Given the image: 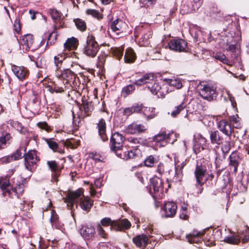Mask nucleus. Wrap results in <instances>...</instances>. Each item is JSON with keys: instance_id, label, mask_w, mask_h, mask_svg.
<instances>
[{"instance_id": "obj_1", "label": "nucleus", "mask_w": 249, "mask_h": 249, "mask_svg": "<svg viewBox=\"0 0 249 249\" xmlns=\"http://www.w3.org/2000/svg\"><path fill=\"white\" fill-rule=\"evenodd\" d=\"M82 189H79L74 192H71L68 194L64 201L68 206H73L74 203H79L81 208L84 211L89 212L93 205V200L89 197L84 196Z\"/></svg>"}, {"instance_id": "obj_2", "label": "nucleus", "mask_w": 249, "mask_h": 249, "mask_svg": "<svg viewBox=\"0 0 249 249\" xmlns=\"http://www.w3.org/2000/svg\"><path fill=\"white\" fill-rule=\"evenodd\" d=\"M14 183V182H13ZM16 186H14V184H12L7 180L6 178H0V188L2 191V195L6 196L7 194L10 196L11 191L9 187L12 188V191L17 195L21 194L23 192L24 185L22 183L18 184H16Z\"/></svg>"}, {"instance_id": "obj_3", "label": "nucleus", "mask_w": 249, "mask_h": 249, "mask_svg": "<svg viewBox=\"0 0 249 249\" xmlns=\"http://www.w3.org/2000/svg\"><path fill=\"white\" fill-rule=\"evenodd\" d=\"M200 95L208 101L213 100L216 97V87L210 83L201 82L198 85Z\"/></svg>"}, {"instance_id": "obj_4", "label": "nucleus", "mask_w": 249, "mask_h": 249, "mask_svg": "<svg viewBox=\"0 0 249 249\" xmlns=\"http://www.w3.org/2000/svg\"><path fill=\"white\" fill-rule=\"evenodd\" d=\"M206 170L207 168L204 164L197 162L194 172L196 181V187L197 190L196 193L197 195L201 194L203 191L202 186L205 183L203 178L205 177Z\"/></svg>"}, {"instance_id": "obj_5", "label": "nucleus", "mask_w": 249, "mask_h": 249, "mask_svg": "<svg viewBox=\"0 0 249 249\" xmlns=\"http://www.w3.org/2000/svg\"><path fill=\"white\" fill-rule=\"evenodd\" d=\"M99 49V45L92 35H89L87 38L86 44L83 48V53L87 56L94 57Z\"/></svg>"}, {"instance_id": "obj_6", "label": "nucleus", "mask_w": 249, "mask_h": 249, "mask_svg": "<svg viewBox=\"0 0 249 249\" xmlns=\"http://www.w3.org/2000/svg\"><path fill=\"white\" fill-rule=\"evenodd\" d=\"M124 137L119 132H115L110 138L111 150L116 153H119L122 150Z\"/></svg>"}, {"instance_id": "obj_7", "label": "nucleus", "mask_w": 249, "mask_h": 249, "mask_svg": "<svg viewBox=\"0 0 249 249\" xmlns=\"http://www.w3.org/2000/svg\"><path fill=\"white\" fill-rule=\"evenodd\" d=\"M147 88L153 94L157 95L159 98H162L168 93V84L164 83L160 84L155 82L151 86H148Z\"/></svg>"}, {"instance_id": "obj_8", "label": "nucleus", "mask_w": 249, "mask_h": 249, "mask_svg": "<svg viewBox=\"0 0 249 249\" xmlns=\"http://www.w3.org/2000/svg\"><path fill=\"white\" fill-rule=\"evenodd\" d=\"M170 50L178 52H187V43L182 39H172L169 42Z\"/></svg>"}, {"instance_id": "obj_9", "label": "nucleus", "mask_w": 249, "mask_h": 249, "mask_svg": "<svg viewBox=\"0 0 249 249\" xmlns=\"http://www.w3.org/2000/svg\"><path fill=\"white\" fill-rule=\"evenodd\" d=\"M163 216L165 217H173L177 213V205L173 201L165 202L161 207Z\"/></svg>"}, {"instance_id": "obj_10", "label": "nucleus", "mask_w": 249, "mask_h": 249, "mask_svg": "<svg viewBox=\"0 0 249 249\" xmlns=\"http://www.w3.org/2000/svg\"><path fill=\"white\" fill-rule=\"evenodd\" d=\"M24 164L27 170L32 169L31 166L35 165L37 161L36 152L35 150H29L27 153L24 154Z\"/></svg>"}, {"instance_id": "obj_11", "label": "nucleus", "mask_w": 249, "mask_h": 249, "mask_svg": "<svg viewBox=\"0 0 249 249\" xmlns=\"http://www.w3.org/2000/svg\"><path fill=\"white\" fill-rule=\"evenodd\" d=\"M25 152L26 148L20 147L14 153L12 156L4 157L0 159V164L6 163L11 161L13 159L17 160L21 158L22 156V151Z\"/></svg>"}, {"instance_id": "obj_12", "label": "nucleus", "mask_w": 249, "mask_h": 249, "mask_svg": "<svg viewBox=\"0 0 249 249\" xmlns=\"http://www.w3.org/2000/svg\"><path fill=\"white\" fill-rule=\"evenodd\" d=\"M170 136V134L166 135L165 132H161L155 136L153 140L155 142L157 146L163 147L169 142Z\"/></svg>"}, {"instance_id": "obj_13", "label": "nucleus", "mask_w": 249, "mask_h": 249, "mask_svg": "<svg viewBox=\"0 0 249 249\" xmlns=\"http://www.w3.org/2000/svg\"><path fill=\"white\" fill-rule=\"evenodd\" d=\"M95 231L91 226H83L80 230L81 236L86 240L91 239L94 235Z\"/></svg>"}, {"instance_id": "obj_14", "label": "nucleus", "mask_w": 249, "mask_h": 249, "mask_svg": "<svg viewBox=\"0 0 249 249\" xmlns=\"http://www.w3.org/2000/svg\"><path fill=\"white\" fill-rule=\"evenodd\" d=\"M148 242V238L145 234H140L133 238V242L136 247L144 249Z\"/></svg>"}, {"instance_id": "obj_15", "label": "nucleus", "mask_w": 249, "mask_h": 249, "mask_svg": "<svg viewBox=\"0 0 249 249\" xmlns=\"http://www.w3.org/2000/svg\"><path fill=\"white\" fill-rule=\"evenodd\" d=\"M218 128L220 131L227 136L230 137L233 131L231 124L225 120H221L218 124Z\"/></svg>"}, {"instance_id": "obj_16", "label": "nucleus", "mask_w": 249, "mask_h": 249, "mask_svg": "<svg viewBox=\"0 0 249 249\" xmlns=\"http://www.w3.org/2000/svg\"><path fill=\"white\" fill-rule=\"evenodd\" d=\"M11 69L14 74L20 80L25 79L28 75L27 71L23 67L12 65Z\"/></svg>"}, {"instance_id": "obj_17", "label": "nucleus", "mask_w": 249, "mask_h": 249, "mask_svg": "<svg viewBox=\"0 0 249 249\" xmlns=\"http://www.w3.org/2000/svg\"><path fill=\"white\" fill-rule=\"evenodd\" d=\"M151 182L152 183L153 192L155 195L162 193L163 192V187L161 178H153L151 180ZM159 196H160V195H159Z\"/></svg>"}, {"instance_id": "obj_18", "label": "nucleus", "mask_w": 249, "mask_h": 249, "mask_svg": "<svg viewBox=\"0 0 249 249\" xmlns=\"http://www.w3.org/2000/svg\"><path fill=\"white\" fill-rule=\"evenodd\" d=\"M229 159L230 160L229 166L233 167V172L236 173L237 171L239 164L241 161L240 156L237 152L234 151L230 155Z\"/></svg>"}, {"instance_id": "obj_19", "label": "nucleus", "mask_w": 249, "mask_h": 249, "mask_svg": "<svg viewBox=\"0 0 249 249\" xmlns=\"http://www.w3.org/2000/svg\"><path fill=\"white\" fill-rule=\"evenodd\" d=\"M146 130L145 126L142 124H138L135 123H133L129 124L126 129V131L128 133L131 134H136L142 132Z\"/></svg>"}, {"instance_id": "obj_20", "label": "nucleus", "mask_w": 249, "mask_h": 249, "mask_svg": "<svg viewBox=\"0 0 249 249\" xmlns=\"http://www.w3.org/2000/svg\"><path fill=\"white\" fill-rule=\"evenodd\" d=\"M130 222L126 219H122L119 221H116L112 227L114 228V230L116 231H121L123 229H128L131 227Z\"/></svg>"}, {"instance_id": "obj_21", "label": "nucleus", "mask_w": 249, "mask_h": 249, "mask_svg": "<svg viewBox=\"0 0 249 249\" xmlns=\"http://www.w3.org/2000/svg\"><path fill=\"white\" fill-rule=\"evenodd\" d=\"M99 135L103 142L107 141L108 137L106 134V124L103 119H101L97 124Z\"/></svg>"}, {"instance_id": "obj_22", "label": "nucleus", "mask_w": 249, "mask_h": 249, "mask_svg": "<svg viewBox=\"0 0 249 249\" xmlns=\"http://www.w3.org/2000/svg\"><path fill=\"white\" fill-rule=\"evenodd\" d=\"M164 83L168 84V92L173 90L174 88L179 89L182 87V83L178 79H165Z\"/></svg>"}, {"instance_id": "obj_23", "label": "nucleus", "mask_w": 249, "mask_h": 249, "mask_svg": "<svg viewBox=\"0 0 249 249\" xmlns=\"http://www.w3.org/2000/svg\"><path fill=\"white\" fill-rule=\"evenodd\" d=\"M154 79V75L152 73H146L141 78L136 80L133 83L137 86H142L145 84L149 83Z\"/></svg>"}, {"instance_id": "obj_24", "label": "nucleus", "mask_w": 249, "mask_h": 249, "mask_svg": "<svg viewBox=\"0 0 249 249\" xmlns=\"http://www.w3.org/2000/svg\"><path fill=\"white\" fill-rule=\"evenodd\" d=\"M123 24L122 20L117 18L111 23L110 29L113 32L118 35L119 34L123 33Z\"/></svg>"}, {"instance_id": "obj_25", "label": "nucleus", "mask_w": 249, "mask_h": 249, "mask_svg": "<svg viewBox=\"0 0 249 249\" xmlns=\"http://www.w3.org/2000/svg\"><path fill=\"white\" fill-rule=\"evenodd\" d=\"M33 42L34 39L33 35L27 34L23 36L21 44L23 48H25V49L27 51L32 47Z\"/></svg>"}, {"instance_id": "obj_26", "label": "nucleus", "mask_w": 249, "mask_h": 249, "mask_svg": "<svg viewBox=\"0 0 249 249\" xmlns=\"http://www.w3.org/2000/svg\"><path fill=\"white\" fill-rule=\"evenodd\" d=\"M137 149L134 148L133 150H128L127 151L123 153L120 151L119 153H117L116 155L120 158L127 160L133 158L137 154Z\"/></svg>"}, {"instance_id": "obj_27", "label": "nucleus", "mask_w": 249, "mask_h": 249, "mask_svg": "<svg viewBox=\"0 0 249 249\" xmlns=\"http://www.w3.org/2000/svg\"><path fill=\"white\" fill-rule=\"evenodd\" d=\"M210 140L212 144L220 145L222 143V138L218 131H212L210 133Z\"/></svg>"}, {"instance_id": "obj_28", "label": "nucleus", "mask_w": 249, "mask_h": 249, "mask_svg": "<svg viewBox=\"0 0 249 249\" xmlns=\"http://www.w3.org/2000/svg\"><path fill=\"white\" fill-rule=\"evenodd\" d=\"M205 230L200 231H194L192 234L188 236L189 242L193 243H197L199 241V237L204 234Z\"/></svg>"}, {"instance_id": "obj_29", "label": "nucleus", "mask_w": 249, "mask_h": 249, "mask_svg": "<svg viewBox=\"0 0 249 249\" xmlns=\"http://www.w3.org/2000/svg\"><path fill=\"white\" fill-rule=\"evenodd\" d=\"M185 163L183 161L182 162H176V174L174 178L176 181L180 180L182 176V173L181 169L185 166Z\"/></svg>"}, {"instance_id": "obj_30", "label": "nucleus", "mask_w": 249, "mask_h": 249, "mask_svg": "<svg viewBox=\"0 0 249 249\" xmlns=\"http://www.w3.org/2000/svg\"><path fill=\"white\" fill-rule=\"evenodd\" d=\"M136 54L131 48L126 50L124 56V60L126 63H132L136 59Z\"/></svg>"}, {"instance_id": "obj_31", "label": "nucleus", "mask_w": 249, "mask_h": 249, "mask_svg": "<svg viewBox=\"0 0 249 249\" xmlns=\"http://www.w3.org/2000/svg\"><path fill=\"white\" fill-rule=\"evenodd\" d=\"M61 76L62 78L66 79V83L69 80L75 79L76 77V75L69 69H64Z\"/></svg>"}, {"instance_id": "obj_32", "label": "nucleus", "mask_w": 249, "mask_h": 249, "mask_svg": "<svg viewBox=\"0 0 249 249\" xmlns=\"http://www.w3.org/2000/svg\"><path fill=\"white\" fill-rule=\"evenodd\" d=\"M66 57L67 55L65 53H60L54 57V63L57 70L60 69L61 66Z\"/></svg>"}, {"instance_id": "obj_33", "label": "nucleus", "mask_w": 249, "mask_h": 249, "mask_svg": "<svg viewBox=\"0 0 249 249\" xmlns=\"http://www.w3.org/2000/svg\"><path fill=\"white\" fill-rule=\"evenodd\" d=\"M53 84V89L56 93H61L64 91L65 89V84L64 82H62L59 79H58L57 81L54 82Z\"/></svg>"}, {"instance_id": "obj_34", "label": "nucleus", "mask_w": 249, "mask_h": 249, "mask_svg": "<svg viewBox=\"0 0 249 249\" xmlns=\"http://www.w3.org/2000/svg\"><path fill=\"white\" fill-rule=\"evenodd\" d=\"M45 142L48 144L49 148L53 152L61 153L62 151L59 148L58 144L51 139H45Z\"/></svg>"}, {"instance_id": "obj_35", "label": "nucleus", "mask_w": 249, "mask_h": 249, "mask_svg": "<svg viewBox=\"0 0 249 249\" xmlns=\"http://www.w3.org/2000/svg\"><path fill=\"white\" fill-rule=\"evenodd\" d=\"M186 107V105L184 102H181L179 105L175 107L174 109L171 111V115L173 117H176L181 111Z\"/></svg>"}, {"instance_id": "obj_36", "label": "nucleus", "mask_w": 249, "mask_h": 249, "mask_svg": "<svg viewBox=\"0 0 249 249\" xmlns=\"http://www.w3.org/2000/svg\"><path fill=\"white\" fill-rule=\"evenodd\" d=\"M144 116L148 119H151L156 116L155 108L154 107H144L142 110Z\"/></svg>"}, {"instance_id": "obj_37", "label": "nucleus", "mask_w": 249, "mask_h": 249, "mask_svg": "<svg viewBox=\"0 0 249 249\" xmlns=\"http://www.w3.org/2000/svg\"><path fill=\"white\" fill-rule=\"evenodd\" d=\"M77 40L74 37L68 38L64 43V47L68 50H71L76 48Z\"/></svg>"}, {"instance_id": "obj_38", "label": "nucleus", "mask_w": 249, "mask_h": 249, "mask_svg": "<svg viewBox=\"0 0 249 249\" xmlns=\"http://www.w3.org/2000/svg\"><path fill=\"white\" fill-rule=\"evenodd\" d=\"M83 108L84 110V117L90 115L93 110V106L91 102L84 103Z\"/></svg>"}, {"instance_id": "obj_39", "label": "nucleus", "mask_w": 249, "mask_h": 249, "mask_svg": "<svg viewBox=\"0 0 249 249\" xmlns=\"http://www.w3.org/2000/svg\"><path fill=\"white\" fill-rule=\"evenodd\" d=\"M230 121L235 128H239L241 127L240 119L237 114L231 116Z\"/></svg>"}, {"instance_id": "obj_40", "label": "nucleus", "mask_w": 249, "mask_h": 249, "mask_svg": "<svg viewBox=\"0 0 249 249\" xmlns=\"http://www.w3.org/2000/svg\"><path fill=\"white\" fill-rule=\"evenodd\" d=\"M156 175L153 178H161L162 176L165 174L164 166L163 163H160L156 170Z\"/></svg>"}, {"instance_id": "obj_41", "label": "nucleus", "mask_w": 249, "mask_h": 249, "mask_svg": "<svg viewBox=\"0 0 249 249\" xmlns=\"http://www.w3.org/2000/svg\"><path fill=\"white\" fill-rule=\"evenodd\" d=\"M224 241L231 244H237L240 242V238L237 235H232L231 236L226 237Z\"/></svg>"}, {"instance_id": "obj_42", "label": "nucleus", "mask_w": 249, "mask_h": 249, "mask_svg": "<svg viewBox=\"0 0 249 249\" xmlns=\"http://www.w3.org/2000/svg\"><path fill=\"white\" fill-rule=\"evenodd\" d=\"M135 89L134 85L132 84L124 87L122 89V95L126 97L128 95L131 94Z\"/></svg>"}, {"instance_id": "obj_43", "label": "nucleus", "mask_w": 249, "mask_h": 249, "mask_svg": "<svg viewBox=\"0 0 249 249\" xmlns=\"http://www.w3.org/2000/svg\"><path fill=\"white\" fill-rule=\"evenodd\" d=\"M129 142V146L132 148H137L139 146V144L141 143L142 141V139L138 138H131L128 139Z\"/></svg>"}, {"instance_id": "obj_44", "label": "nucleus", "mask_w": 249, "mask_h": 249, "mask_svg": "<svg viewBox=\"0 0 249 249\" xmlns=\"http://www.w3.org/2000/svg\"><path fill=\"white\" fill-rule=\"evenodd\" d=\"M77 28L81 31H84L86 29V24L83 20L77 18L74 20Z\"/></svg>"}, {"instance_id": "obj_45", "label": "nucleus", "mask_w": 249, "mask_h": 249, "mask_svg": "<svg viewBox=\"0 0 249 249\" xmlns=\"http://www.w3.org/2000/svg\"><path fill=\"white\" fill-rule=\"evenodd\" d=\"M50 14L55 22L59 21L61 19V13L56 9H52L50 11Z\"/></svg>"}, {"instance_id": "obj_46", "label": "nucleus", "mask_w": 249, "mask_h": 249, "mask_svg": "<svg viewBox=\"0 0 249 249\" xmlns=\"http://www.w3.org/2000/svg\"><path fill=\"white\" fill-rule=\"evenodd\" d=\"M195 142H198L201 145H206L207 140L201 134L198 133L195 136Z\"/></svg>"}, {"instance_id": "obj_47", "label": "nucleus", "mask_w": 249, "mask_h": 249, "mask_svg": "<svg viewBox=\"0 0 249 249\" xmlns=\"http://www.w3.org/2000/svg\"><path fill=\"white\" fill-rule=\"evenodd\" d=\"M10 136L9 134L0 137V150L6 147V142L10 139Z\"/></svg>"}, {"instance_id": "obj_48", "label": "nucleus", "mask_w": 249, "mask_h": 249, "mask_svg": "<svg viewBox=\"0 0 249 249\" xmlns=\"http://www.w3.org/2000/svg\"><path fill=\"white\" fill-rule=\"evenodd\" d=\"M157 160L153 156L150 155L145 159L144 162L145 166L147 167H152Z\"/></svg>"}, {"instance_id": "obj_49", "label": "nucleus", "mask_w": 249, "mask_h": 249, "mask_svg": "<svg viewBox=\"0 0 249 249\" xmlns=\"http://www.w3.org/2000/svg\"><path fill=\"white\" fill-rule=\"evenodd\" d=\"M116 221H112L110 218L105 217L103 218L101 221V224L103 226H108L110 225L111 230H114V228L112 227V225L114 224Z\"/></svg>"}, {"instance_id": "obj_50", "label": "nucleus", "mask_w": 249, "mask_h": 249, "mask_svg": "<svg viewBox=\"0 0 249 249\" xmlns=\"http://www.w3.org/2000/svg\"><path fill=\"white\" fill-rule=\"evenodd\" d=\"M47 164L52 171L56 172L59 170V166L55 160L48 161Z\"/></svg>"}, {"instance_id": "obj_51", "label": "nucleus", "mask_w": 249, "mask_h": 249, "mask_svg": "<svg viewBox=\"0 0 249 249\" xmlns=\"http://www.w3.org/2000/svg\"><path fill=\"white\" fill-rule=\"evenodd\" d=\"M97 231L98 235L100 237L106 239L107 238V234L106 233L105 231L102 228L100 224H98L97 226Z\"/></svg>"}, {"instance_id": "obj_52", "label": "nucleus", "mask_w": 249, "mask_h": 249, "mask_svg": "<svg viewBox=\"0 0 249 249\" xmlns=\"http://www.w3.org/2000/svg\"><path fill=\"white\" fill-rule=\"evenodd\" d=\"M112 53L118 59H120L123 56L124 49L122 48H115L112 49Z\"/></svg>"}, {"instance_id": "obj_53", "label": "nucleus", "mask_w": 249, "mask_h": 249, "mask_svg": "<svg viewBox=\"0 0 249 249\" xmlns=\"http://www.w3.org/2000/svg\"><path fill=\"white\" fill-rule=\"evenodd\" d=\"M214 58L217 60H220V61L224 63H227V62H228V60L226 58V55L224 54L221 53H216L214 55Z\"/></svg>"}, {"instance_id": "obj_54", "label": "nucleus", "mask_w": 249, "mask_h": 249, "mask_svg": "<svg viewBox=\"0 0 249 249\" xmlns=\"http://www.w3.org/2000/svg\"><path fill=\"white\" fill-rule=\"evenodd\" d=\"M30 58L33 61H34L36 63V66L38 68H42L43 64L41 62L42 58L40 57L36 58L34 56H29Z\"/></svg>"}, {"instance_id": "obj_55", "label": "nucleus", "mask_w": 249, "mask_h": 249, "mask_svg": "<svg viewBox=\"0 0 249 249\" xmlns=\"http://www.w3.org/2000/svg\"><path fill=\"white\" fill-rule=\"evenodd\" d=\"M205 145H201L200 143L195 142L194 145V151L196 154H197L204 149V146Z\"/></svg>"}, {"instance_id": "obj_56", "label": "nucleus", "mask_w": 249, "mask_h": 249, "mask_svg": "<svg viewBox=\"0 0 249 249\" xmlns=\"http://www.w3.org/2000/svg\"><path fill=\"white\" fill-rule=\"evenodd\" d=\"M135 2L137 3L139 2V7H142L148 5V3L152 4L153 2L150 0H135Z\"/></svg>"}, {"instance_id": "obj_57", "label": "nucleus", "mask_w": 249, "mask_h": 249, "mask_svg": "<svg viewBox=\"0 0 249 249\" xmlns=\"http://www.w3.org/2000/svg\"><path fill=\"white\" fill-rule=\"evenodd\" d=\"M37 126L41 129H44L47 131H48L50 130V126L48 125V124L44 122H39L37 124Z\"/></svg>"}, {"instance_id": "obj_58", "label": "nucleus", "mask_w": 249, "mask_h": 249, "mask_svg": "<svg viewBox=\"0 0 249 249\" xmlns=\"http://www.w3.org/2000/svg\"><path fill=\"white\" fill-rule=\"evenodd\" d=\"M87 13L89 15H91L94 17L97 18L99 15V13L98 11L93 9H88Z\"/></svg>"}, {"instance_id": "obj_59", "label": "nucleus", "mask_w": 249, "mask_h": 249, "mask_svg": "<svg viewBox=\"0 0 249 249\" xmlns=\"http://www.w3.org/2000/svg\"><path fill=\"white\" fill-rule=\"evenodd\" d=\"M131 107L134 113H139L142 109V106L139 104H135Z\"/></svg>"}, {"instance_id": "obj_60", "label": "nucleus", "mask_w": 249, "mask_h": 249, "mask_svg": "<svg viewBox=\"0 0 249 249\" xmlns=\"http://www.w3.org/2000/svg\"><path fill=\"white\" fill-rule=\"evenodd\" d=\"M222 150L224 153H227L230 149V143L229 142H226L224 145L222 146Z\"/></svg>"}, {"instance_id": "obj_61", "label": "nucleus", "mask_w": 249, "mask_h": 249, "mask_svg": "<svg viewBox=\"0 0 249 249\" xmlns=\"http://www.w3.org/2000/svg\"><path fill=\"white\" fill-rule=\"evenodd\" d=\"M180 218L184 220H186L188 217V215L187 214V211H181V213L179 214Z\"/></svg>"}, {"instance_id": "obj_62", "label": "nucleus", "mask_w": 249, "mask_h": 249, "mask_svg": "<svg viewBox=\"0 0 249 249\" xmlns=\"http://www.w3.org/2000/svg\"><path fill=\"white\" fill-rule=\"evenodd\" d=\"M131 109H132L131 107H130L125 108L124 111V114L126 116H129L132 113H134L133 110Z\"/></svg>"}, {"instance_id": "obj_63", "label": "nucleus", "mask_w": 249, "mask_h": 249, "mask_svg": "<svg viewBox=\"0 0 249 249\" xmlns=\"http://www.w3.org/2000/svg\"><path fill=\"white\" fill-rule=\"evenodd\" d=\"M45 88L47 90L50 91L51 93H53L55 92L54 89H53V83L51 85H48L45 86Z\"/></svg>"}, {"instance_id": "obj_64", "label": "nucleus", "mask_w": 249, "mask_h": 249, "mask_svg": "<svg viewBox=\"0 0 249 249\" xmlns=\"http://www.w3.org/2000/svg\"><path fill=\"white\" fill-rule=\"evenodd\" d=\"M14 27H15V31L17 33H19V32L20 30V25L19 24L18 21H15V22L14 23Z\"/></svg>"}]
</instances>
